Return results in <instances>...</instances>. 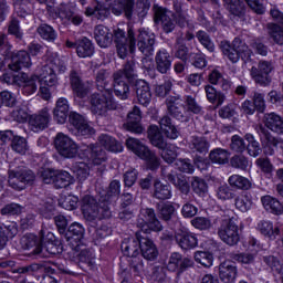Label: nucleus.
Listing matches in <instances>:
<instances>
[{"label": "nucleus", "mask_w": 283, "mask_h": 283, "mask_svg": "<svg viewBox=\"0 0 283 283\" xmlns=\"http://www.w3.org/2000/svg\"><path fill=\"white\" fill-rule=\"evenodd\" d=\"M55 149L63 158H78L83 161L75 163L72 167L73 174L76 176L80 182H85L86 179L92 176V171L101 174L105 169V156L106 151H113V154H120L123 151V145L109 135L99 136V145L81 146L76 145V142L72 137L59 133L54 140Z\"/></svg>", "instance_id": "1"}, {"label": "nucleus", "mask_w": 283, "mask_h": 283, "mask_svg": "<svg viewBox=\"0 0 283 283\" xmlns=\"http://www.w3.org/2000/svg\"><path fill=\"white\" fill-rule=\"evenodd\" d=\"M56 70L65 72V63L59 59L56 53H52V56L48 60L46 64L39 70V76L31 75L36 77L35 85L38 86V83L40 84V95L44 101H50V98H52L50 88L56 87L59 83L55 73Z\"/></svg>", "instance_id": "2"}, {"label": "nucleus", "mask_w": 283, "mask_h": 283, "mask_svg": "<svg viewBox=\"0 0 283 283\" xmlns=\"http://www.w3.org/2000/svg\"><path fill=\"white\" fill-rule=\"evenodd\" d=\"M109 8L115 17L125 14L127 19H132L134 14V0H96L93 7H87L86 17H95V19H107L109 17Z\"/></svg>", "instance_id": "3"}, {"label": "nucleus", "mask_w": 283, "mask_h": 283, "mask_svg": "<svg viewBox=\"0 0 283 283\" xmlns=\"http://www.w3.org/2000/svg\"><path fill=\"white\" fill-rule=\"evenodd\" d=\"M109 83V74L107 71L101 70L96 76V85L99 93H94L91 96V112L103 116L108 109H116V102L112 97V90L107 88Z\"/></svg>", "instance_id": "4"}, {"label": "nucleus", "mask_w": 283, "mask_h": 283, "mask_svg": "<svg viewBox=\"0 0 283 283\" xmlns=\"http://www.w3.org/2000/svg\"><path fill=\"white\" fill-rule=\"evenodd\" d=\"M148 138L154 147L161 149V158L168 164L174 163L178 157V154H180V148H178L176 145L165 143L158 126L153 125L149 127Z\"/></svg>", "instance_id": "5"}, {"label": "nucleus", "mask_w": 283, "mask_h": 283, "mask_svg": "<svg viewBox=\"0 0 283 283\" xmlns=\"http://www.w3.org/2000/svg\"><path fill=\"white\" fill-rule=\"evenodd\" d=\"M126 147L127 149L133 151L135 156H138V158H140L142 160H145L147 168L151 171L160 167V161L158 160V157L154 155V153H151V150H149V148L145 144H143V142L134 137H129L126 140Z\"/></svg>", "instance_id": "6"}, {"label": "nucleus", "mask_w": 283, "mask_h": 283, "mask_svg": "<svg viewBox=\"0 0 283 283\" xmlns=\"http://www.w3.org/2000/svg\"><path fill=\"white\" fill-rule=\"evenodd\" d=\"M237 221L238 219L233 217V211L228 210L219 229V238L222 240V242L229 244L230 247L238 244V242L240 241V234L238 233V223H235Z\"/></svg>", "instance_id": "7"}, {"label": "nucleus", "mask_w": 283, "mask_h": 283, "mask_svg": "<svg viewBox=\"0 0 283 283\" xmlns=\"http://www.w3.org/2000/svg\"><path fill=\"white\" fill-rule=\"evenodd\" d=\"M82 213L88 222H94V220H103V218H109L112 212H109L108 207H101L96 205V199L92 196H84L81 201Z\"/></svg>", "instance_id": "8"}, {"label": "nucleus", "mask_w": 283, "mask_h": 283, "mask_svg": "<svg viewBox=\"0 0 283 283\" xmlns=\"http://www.w3.org/2000/svg\"><path fill=\"white\" fill-rule=\"evenodd\" d=\"M221 49L224 56H227L231 63H238L240 57L242 61H249L251 54H253L251 49L238 38L234 39L232 46L229 42H221Z\"/></svg>", "instance_id": "9"}, {"label": "nucleus", "mask_w": 283, "mask_h": 283, "mask_svg": "<svg viewBox=\"0 0 283 283\" xmlns=\"http://www.w3.org/2000/svg\"><path fill=\"white\" fill-rule=\"evenodd\" d=\"M114 41L119 59H125L128 54L136 52V36H134V31L132 29H128V38L125 36V31L123 29H115Z\"/></svg>", "instance_id": "10"}, {"label": "nucleus", "mask_w": 283, "mask_h": 283, "mask_svg": "<svg viewBox=\"0 0 283 283\" xmlns=\"http://www.w3.org/2000/svg\"><path fill=\"white\" fill-rule=\"evenodd\" d=\"M3 81H6L8 85H19L22 87V94L25 96H32V94L36 92L35 76H28L25 73L14 74L9 72L3 75Z\"/></svg>", "instance_id": "11"}, {"label": "nucleus", "mask_w": 283, "mask_h": 283, "mask_svg": "<svg viewBox=\"0 0 283 283\" xmlns=\"http://www.w3.org/2000/svg\"><path fill=\"white\" fill-rule=\"evenodd\" d=\"M132 76H134V66L132 64H126L124 72L119 71L114 75V92L122 101L129 98V86L125 81L132 78Z\"/></svg>", "instance_id": "12"}, {"label": "nucleus", "mask_w": 283, "mask_h": 283, "mask_svg": "<svg viewBox=\"0 0 283 283\" xmlns=\"http://www.w3.org/2000/svg\"><path fill=\"white\" fill-rule=\"evenodd\" d=\"M41 176L45 185H54L57 189H63L65 187H70V185H74V177L65 170L44 169L41 172Z\"/></svg>", "instance_id": "13"}, {"label": "nucleus", "mask_w": 283, "mask_h": 283, "mask_svg": "<svg viewBox=\"0 0 283 283\" xmlns=\"http://www.w3.org/2000/svg\"><path fill=\"white\" fill-rule=\"evenodd\" d=\"M137 227L142 229L144 233H150L151 231H163V224L156 219L154 209L143 208L137 219Z\"/></svg>", "instance_id": "14"}, {"label": "nucleus", "mask_w": 283, "mask_h": 283, "mask_svg": "<svg viewBox=\"0 0 283 283\" xmlns=\"http://www.w3.org/2000/svg\"><path fill=\"white\" fill-rule=\"evenodd\" d=\"M271 72H273V64L269 61H261L258 67L251 69V76L259 85H269L271 83Z\"/></svg>", "instance_id": "15"}, {"label": "nucleus", "mask_w": 283, "mask_h": 283, "mask_svg": "<svg viewBox=\"0 0 283 283\" xmlns=\"http://www.w3.org/2000/svg\"><path fill=\"white\" fill-rule=\"evenodd\" d=\"M32 181H34V172L31 170L24 171L23 174L15 170L9 171V185L12 189L23 191L25 185H30Z\"/></svg>", "instance_id": "16"}, {"label": "nucleus", "mask_w": 283, "mask_h": 283, "mask_svg": "<svg viewBox=\"0 0 283 283\" xmlns=\"http://www.w3.org/2000/svg\"><path fill=\"white\" fill-rule=\"evenodd\" d=\"M154 43H156V35L147 29L139 30L137 36V48L142 54L149 56L154 54Z\"/></svg>", "instance_id": "17"}, {"label": "nucleus", "mask_w": 283, "mask_h": 283, "mask_svg": "<svg viewBox=\"0 0 283 283\" xmlns=\"http://www.w3.org/2000/svg\"><path fill=\"white\" fill-rule=\"evenodd\" d=\"M175 240L177 244H179L180 249H184V251H189L198 247V237L187 229L176 232Z\"/></svg>", "instance_id": "18"}, {"label": "nucleus", "mask_w": 283, "mask_h": 283, "mask_svg": "<svg viewBox=\"0 0 283 283\" xmlns=\"http://www.w3.org/2000/svg\"><path fill=\"white\" fill-rule=\"evenodd\" d=\"M155 11V22L156 23H161L165 32L169 33L174 30L175 24L172 19H176V15L169 10L163 9V7L155 6L154 7Z\"/></svg>", "instance_id": "19"}, {"label": "nucleus", "mask_w": 283, "mask_h": 283, "mask_svg": "<svg viewBox=\"0 0 283 283\" xmlns=\"http://www.w3.org/2000/svg\"><path fill=\"white\" fill-rule=\"evenodd\" d=\"M69 120L81 136H92L94 134V128L78 113L71 112Z\"/></svg>", "instance_id": "20"}, {"label": "nucleus", "mask_w": 283, "mask_h": 283, "mask_svg": "<svg viewBox=\"0 0 283 283\" xmlns=\"http://www.w3.org/2000/svg\"><path fill=\"white\" fill-rule=\"evenodd\" d=\"M48 123H50V113L48 108L42 109L38 115H31L29 117L30 130L35 134L43 132V129L48 127Z\"/></svg>", "instance_id": "21"}, {"label": "nucleus", "mask_w": 283, "mask_h": 283, "mask_svg": "<svg viewBox=\"0 0 283 283\" xmlns=\"http://www.w3.org/2000/svg\"><path fill=\"white\" fill-rule=\"evenodd\" d=\"M189 266H193V261L189 258H184L180 253H172L167 263L168 271L182 273L184 269H189Z\"/></svg>", "instance_id": "22"}, {"label": "nucleus", "mask_w": 283, "mask_h": 283, "mask_svg": "<svg viewBox=\"0 0 283 283\" xmlns=\"http://www.w3.org/2000/svg\"><path fill=\"white\" fill-rule=\"evenodd\" d=\"M142 118L140 108L135 106L133 111L128 113L125 128L128 129V132H133V134H143L144 128L143 125H140Z\"/></svg>", "instance_id": "23"}, {"label": "nucleus", "mask_w": 283, "mask_h": 283, "mask_svg": "<svg viewBox=\"0 0 283 283\" xmlns=\"http://www.w3.org/2000/svg\"><path fill=\"white\" fill-rule=\"evenodd\" d=\"M238 276V268L233 261H224L219 265V277L224 283L235 282V277Z\"/></svg>", "instance_id": "24"}, {"label": "nucleus", "mask_w": 283, "mask_h": 283, "mask_svg": "<svg viewBox=\"0 0 283 283\" xmlns=\"http://www.w3.org/2000/svg\"><path fill=\"white\" fill-rule=\"evenodd\" d=\"M67 116H70V102L65 97H60L53 109V118L56 123L63 125L67 120Z\"/></svg>", "instance_id": "25"}, {"label": "nucleus", "mask_w": 283, "mask_h": 283, "mask_svg": "<svg viewBox=\"0 0 283 283\" xmlns=\"http://www.w3.org/2000/svg\"><path fill=\"white\" fill-rule=\"evenodd\" d=\"M30 65H32V61L30 60L28 52L20 51L12 56L9 67L11 72H19V70H23V67H30Z\"/></svg>", "instance_id": "26"}, {"label": "nucleus", "mask_w": 283, "mask_h": 283, "mask_svg": "<svg viewBox=\"0 0 283 283\" xmlns=\"http://www.w3.org/2000/svg\"><path fill=\"white\" fill-rule=\"evenodd\" d=\"M140 233H136V239H128L122 243V251L127 258H136L140 250Z\"/></svg>", "instance_id": "27"}, {"label": "nucleus", "mask_w": 283, "mask_h": 283, "mask_svg": "<svg viewBox=\"0 0 283 283\" xmlns=\"http://www.w3.org/2000/svg\"><path fill=\"white\" fill-rule=\"evenodd\" d=\"M136 94L140 105L147 106L149 103H151V90L145 80H139L136 82Z\"/></svg>", "instance_id": "28"}, {"label": "nucleus", "mask_w": 283, "mask_h": 283, "mask_svg": "<svg viewBox=\"0 0 283 283\" xmlns=\"http://www.w3.org/2000/svg\"><path fill=\"white\" fill-rule=\"evenodd\" d=\"M95 41L99 48H109L112 45L113 34L109 32V29L105 25H97L94 31Z\"/></svg>", "instance_id": "29"}, {"label": "nucleus", "mask_w": 283, "mask_h": 283, "mask_svg": "<svg viewBox=\"0 0 283 283\" xmlns=\"http://www.w3.org/2000/svg\"><path fill=\"white\" fill-rule=\"evenodd\" d=\"M139 249L145 260H156V258H158L156 245L147 238H142V240H139Z\"/></svg>", "instance_id": "30"}, {"label": "nucleus", "mask_w": 283, "mask_h": 283, "mask_svg": "<svg viewBox=\"0 0 283 283\" xmlns=\"http://www.w3.org/2000/svg\"><path fill=\"white\" fill-rule=\"evenodd\" d=\"M156 64L158 72L161 74H167L171 70V56L167 50H161L157 53Z\"/></svg>", "instance_id": "31"}, {"label": "nucleus", "mask_w": 283, "mask_h": 283, "mask_svg": "<svg viewBox=\"0 0 283 283\" xmlns=\"http://www.w3.org/2000/svg\"><path fill=\"white\" fill-rule=\"evenodd\" d=\"M256 229L262 235H265V238H269L270 240H275V238L280 235V228L273 227L271 221L259 222Z\"/></svg>", "instance_id": "32"}, {"label": "nucleus", "mask_w": 283, "mask_h": 283, "mask_svg": "<svg viewBox=\"0 0 283 283\" xmlns=\"http://www.w3.org/2000/svg\"><path fill=\"white\" fill-rule=\"evenodd\" d=\"M265 127L275 132L276 134H283V119L275 113H270L265 116Z\"/></svg>", "instance_id": "33"}, {"label": "nucleus", "mask_w": 283, "mask_h": 283, "mask_svg": "<svg viewBox=\"0 0 283 283\" xmlns=\"http://www.w3.org/2000/svg\"><path fill=\"white\" fill-rule=\"evenodd\" d=\"M76 52L80 59H87L90 56H93L94 44H92V41H90V39L84 38L81 41H78L76 45Z\"/></svg>", "instance_id": "34"}, {"label": "nucleus", "mask_w": 283, "mask_h": 283, "mask_svg": "<svg viewBox=\"0 0 283 283\" xmlns=\"http://www.w3.org/2000/svg\"><path fill=\"white\" fill-rule=\"evenodd\" d=\"M261 202L266 211L270 213H274L275 216H280L283 212V207L280 201L271 196L262 197Z\"/></svg>", "instance_id": "35"}, {"label": "nucleus", "mask_w": 283, "mask_h": 283, "mask_svg": "<svg viewBox=\"0 0 283 283\" xmlns=\"http://www.w3.org/2000/svg\"><path fill=\"white\" fill-rule=\"evenodd\" d=\"M160 128L164 132V134H166L167 138L176 140V138H178L179 136L178 129H176V126L171 124V118H169L168 116L161 118Z\"/></svg>", "instance_id": "36"}, {"label": "nucleus", "mask_w": 283, "mask_h": 283, "mask_svg": "<svg viewBox=\"0 0 283 283\" xmlns=\"http://www.w3.org/2000/svg\"><path fill=\"white\" fill-rule=\"evenodd\" d=\"M264 262L273 271L277 282L283 283V264L275 256H268L264 259Z\"/></svg>", "instance_id": "37"}, {"label": "nucleus", "mask_w": 283, "mask_h": 283, "mask_svg": "<svg viewBox=\"0 0 283 283\" xmlns=\"http://www.w3.org/2000/svg\"><path fill=\"white\" fill-rule=\"evenodd\" d=\"M205 90L209 103H217L218 106L224 103L227 97L223 93L216 91V88L211 85H207Z\"/></svg>", "instance_id": "38"}, {"label": "nucleus", "mask_w": 283, "mask_h": 283, "mask_svg": "<svg viewBox=\"0 0 283 283\" xmlns=\"http://www.w3.org/2000/svg\"><path fill=\"white\" fill-rule=\"evenodd\" d=\"M71 85L74 93L76 94V98H85V96L87 95V90L83 87L81 78L78 77V74L76 72H73L71 74Z\"/></svg>", "instance_id": "39"}, {"label": "nucleus", "mask_w": 283, "mask_h": 283, "mask_svg": "<svg viewBox=\"0 0 283 283\" xmlns=\"http://www.w3.org/2000/svg\"><path fill=\"white\" fill-rule=\"evenodd\" d=\"M195 262L201 264L206 269L213 266V254L207 251H197L195 252Z\"/></svg>", "instance_id": "40"}, {"label": "nucleus", "mask_w": 283, "mask_h": 283, "mask_svg": "<svg viewBox=\"0 0 283 283\" xmlns=\"http://www.w3.org/2000/svg\"><path fill=\"white\" fill-rule=\"evenodd\" d=\"M155 198L159 200H169L171 198V188L169 185H164L159 180L155 181Z\"/></svg>", "instance_id": "41"}, {"label": "nucleus", "mask_w": 283, "mask_h": 283, "mask_svg": "<svg viewBox=\"0 0 283 283\" xmlns=\"http://www.w3.org/2000/svg\"><path fill=\"white\" fill-rule=\"evenodd\" d=\"M230 156L229 151L217 148L210 153V160L216 165H226V163H229Z\"/></svg>", "instance_id": "42"}, {"label": "nucleus", "mask_w": 283, "mask_h": 283, "mask_svg": "<svg viewBox=\"0 0 283 283\" xmlns=\"http://www.w3.org/2000/svg\"><path fill=\"white\" fill-rule=\"evenodd\" d=\"M59 205L62 209H66V211H74L78 207V197L74 195L62 196L59 199Z\"/></svg>", "instance_id": "43"}, {"label": "nucleus", "mask_w": 283, "mask_h": 283, "mask_svg": "<svg viewBox=\"0 0 283 283\" xmlns=\"http://www.w3.org/2000/svg\"><path fill=\"white\" fill-rule=\"evenodd\" d=\"M229 185L237 189H251V181L247 177L232 175L229 177Z\"/></svg>", "instance_id": "44"}, {"label": "nucleus", "mask_w": 283, "mask_h": 283, "mask_svg": "<svg viewBox=\"0 0 283 283\" xmlns=\"http://www.w3.org/2000/svg\"><path fill=\"white\" fill-rule=\"evenodd\" d=\"M208 81H209V83H211V85H218V83H223L222 90H229V87H231V83H229V81L222 78V73H220V70H218V69H213L211 71V73L208 76Z\"/></svg>", "instance_id": "45"}, {"label": "nucleus", "mask_w": 283, "mask_h": 283, "mask_svg": "<svg viewBox=\"0 0 283 283\" xmlns=\"http://www.w3.org/2000/svg\"><path fill=\"white\" fill-rule=\"evenodd\" d=\"M69 233H70V237H69L70 240H74L75 242H81L85 233V228H83L81 223L74 222L73 224L70 226Z\"/></svg>", "instance_id": "46"}, {"label": "nucleus", "mask_w": 283, "mask_h": 283, "mask_svg": "<svg viewBox=\"0 0 283 283\" xmlns=\"http://www.w3.org/2000/svg\"><path fill=\"white\" fill-rule=\"evenodd\" d=\"M228 10L235 17H242L244 13V3L241 0H223Z\"/></svg>", "instance_id": "47"}, {"label": "nucleus", "mask_w": 283, "mask_h": 283, "mask_svg": "<svg viewBox=\"0 0 283 283\" xmlns=\"http://www.w3.org/2000/svg\"><path fill=\"white\" fill-rule=\"evenodd\" d=\"M6 105V107H14L17 105V95L10 91H2L0 93V107Z\"/></svg>", "instance_id": "48"}, {"label": "nucleus", "mask_w": 283, "mask_h": 283, "mask_svg": "<svg viewBox=\"0 0 283 283\" xmlns=\"http://www.w3.org/2000/svg\"><path fill=\"white\" fill-rule=\"evenodd\" d=\"M245 140L248 144V154L252 156L253 158L258 157L260 155V144L258 140H255V137L251 134L245 135Z\"/></svg>", "instance_id": "49"}, {"label": "nucleus", "mask_w": 283, "mask_h": 283, "mask_svg": "<svg viewBox=\"0 0 283 283\" xmlns=\"http://www.w3.org/2000/svg\"><path fill=\"white\" fill-rule=\"evenodd\" d=\"M38 33L44 41H54L56 39V33L54 29L48 24H42L38 28Z\"/></svg>", "instance_id": "50"}, {"label": "nucleus", "mask_w": 283, "mask_h": 283, "mask_svg": "<svg viewBox=\"0 0 283 283\" xmlns=\"http://www.w3.org/2000/svg\"><path fill=\"white\" fill-rule=\"evenodd\" d=\"M12 149L17 151V154H25V151H28V142L21 136H13Z\"/></svg>", "instance_id": "51"}, {"label": "nucleus", "mask_w": 283, "mask_h": 283, "mask_svg": "<svg viewBox=\"0 0 283 283\" xmlns=\"http://www.w3.org/2000/svg\"><path fill=\"white\" fill-rule=\"evenodd\" d=\"M192 189L198 196H207L209 187L202 179L195 177L192 181Z\"/></svg>", "instance_id": "52"}, {"label": "nucleus", "mask_w": 283, "mask_h": 283, "mask_svg": "<svg viewBox=\"0 0 283 283\" xmlns=\"http://www.w3.org/2000/svg\"><path fill=\"white\" fill-rule=\"evenodd\" d=\"M253 202L251 201V198L247 195H241L235 200V207L239 209V211H242L243 213L245 211H249L251 209Z\"/></svg>", "instance_id": "53"}, {"label": "nucleus", "mask_w": 283, "mask_h": 283, "mask_svg": "<svg viewBox=\"0 0 283 283\" xmlns=\"http://www.w3.org/2000/svg\"><path fill=\"white\" fill-rule=\"evenodd\" d=\"M159 211L164 220H171V217L176 213V208L170 202L159 205Z\"/></svg>", "instance_id": "54"}, {"label": "nucleus", "mask_w": 283, "mask_h": 283, "mask_svg": "<svg viewBox=\"0 0 283 283\" xmlns=\"http://www.w3.org/2000/svg\"><path fill=\"white\" fill-rule=\"evenodd\" d=\"M192 227L195 229H199L200 231H205L207 229H211V220L206 217H197L191 220Z\"/></svg>", "instance_id": "55"}, {"label": "nucleus", "mask_w": 283, "mask_h": 283, "mask_svg": "<svg viewBox=\"0 0 283 283\" xmlns=\"http://www.w3.org/2000/svg\"><path fill=\"white\" fill-rule=\"evenodd\" d=\"M44 251L51 254L56 253L54 251V243L52 241L45 242V238L42 237L40 244L35 248V254L39 255V253H43Z\"/></svg>", "instance_id": "56"}, {"label": "nucleus", "mask_w": 283, "mask_h": 283, "mask_svg": "<svg viewBox=\"0 0 283 283\" xmlns=\"http://www.w3.org/2000/svg\"><path fill=\"white\" fill-rule=\"evenodd\" d=\"M270 34L274 39L275 43L283 45V30L277 24L269 25Z\"/></svg>", "instance_id": "57"}, {"label": "nucleus", "mask_w": 283, "mask_h": 283, "mask_svg": "<svg viewBox=\"0 0 283 283\" xmlns=\"http://www.w3.org/2000/svg\"><path fill=\"white\" fill-rule=\"evenodd\" d=\"M167 105H168V112L169 114H171V116H174L175 118H177V120H185V118L182 117V113H180V111L178 109V99H167Z\"/></svg>", "instance_id": "58"}, {"label": "nucleus", "mask_w": 283, "mask_h": 283, "mask_svg": "<svg viewBox=\"0 0 283 283\" xmlns=\"http://www.w3.org/2000/svg\"><path fill=\"white\" fill-rule=\"evenodd\" d=\"M19 230L17 229V223H10L6 230L3 228H0V240L6 242V238H14Z\"/></svg>", "instance_id": "59"}, {"label": "nucleus", "mask_w": 283, "mask_h": 283, "mask_svg": "<svg viewBox=\"0 0 283 283\" xmlns=\"http://www.w3.org/2000/svg\"><path fill=\"white\" fill-rule=\"evenodd\" d=\"M176 167L179 171H184V174H193V165L189 159H178L176 161Z\"/></svg>", "instance_id": "60"}, {"label": "nucleus", "mask_w": 283, "mask_h": 283, "mask_svg": "<svg viewBox=\"0 0 283 283\" xmlns=\"http://www.w3.org/2000/svg\"><path fill=\"white\" fill-rule=\"evenodd\" d=\"M169 179H170V182H172L175 187L180 189L182 193H189V184L187 182V180L181 179L180 177H174V176H170Z\"/></svg>", "instance_id": "61"}, {"label": "nucleus", "mask_w": 283, "mask_h": 283, "mask_svg": "<svg viewBox=\"0 0 283 283\" xmlns=\"http://www.w3.org/2000/svg\"><path fill=\"white\" fill-rule=\"evenodd\" d=\"M197 38L203 48H207L209 52H213V42H211V39H209V35L205 31H199Z\"/></svg>", "instance_id": "62"}, {"label": "nucleus", "mask_w": 283, "mask_h": 283, "mask_svg": "<svg viewBox=\"0 0 283 283\" xmlns=\"http://www.w3.org/2000/svg\"><path fill=\"white\" fill-rule=\"evenodd\" d=\"M23 211V207L18 203H11L2 209L3 216H19Z\"/></svg>", "instance_id": "63"}, {"label": "nucleus", "mask_w": 283, "mask_h": 283, "mask_svg": "<svg viewBox=\"0 0 283 283\" xmlns=\"http://www.w3.org/2000/svg\"><path fill=\"white\" fill-rule=\"evenodd\" d=\"M192 149L202 154L209 149V144L203 138H195L192 140Z\"/></svg>", "instance_id": "64"}]
</instances>
